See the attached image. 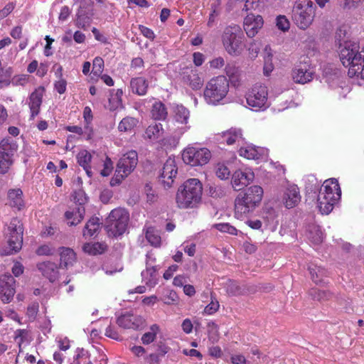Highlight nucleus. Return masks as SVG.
Here are the masks:
<instances>
[{"label":"nucleus","mask_w":364,"mask_h":364,"mask_svg":"<svg viewBox=\"0 0 364 364\" xmlns=\"http://www.w3.org/2000/svg\"><path fill=\"white\" fill-rule=\"evenodd\" d=\"M348 24H341L337 29L335 38L340 47V59L348 68L350 77L364 80V50H360L358 42L350 41Z\"/></svg>","instance_id":"nucleus-1"},{"label":"nucleus","mask_w":364,"mask_h":364,"mask_svg":"<svg viewBox=\"0 0 364 364\" xmlns=\"http://www.w3.org/2000/svg\"><path fill=\"white\" fill-rule=\"evenodd\" d=\"M101 227V222L100 218L93 217L90 218L86 223L83 229V236L87 238L93 236L97 233Z\"/></svg>","instance_id":"nucleus-32"},{"label":"nucleus","mask_w":364,"mask_h":364,"mask_svg":"<svg viewBox=\"0 0 364 364\" xmlns=\"http://www.w3.org/2000/svg\"><path fill=\"white\" fill-rule=\"evenodd\" d=\"M308 237L314 244L317 245L322 242L323 240V234L321 228L315 225L310 226Z\"/></svg>","instance_id":"nucleus-37"},{"label":"nucleus","mask_w":364,"mask_h":364,"mask_svg":"<svg viewBox=\"0 0 364 364\" xmlns=\"http://www.w3.org/2000/svg\"><path fill=\"white\" fill-rule=\"evenodd\" d=\"M62 68L60 66L58 67L57 70V74H59V80L55 82V89L59 94H63L66 90V81L62 78Z\"/></svg>","instance_id":"nucleus-47"},{"label":"nucleus","mask_w":364,"mask_h":364,"mask_svg":"<svg viewBox=\"0 0 364 364\" xmlns=\"http://www.w3.org/2000/svg\"><path fill=\"white\" fill-rule=\"evenodd\" d=\"M129 220V213L124 208H115L106 220V230L109 235L117 237L123 235Z\"/></svg>","instance_id":"nucleus-8"},{"label":"nucleus","mask_w":364,"mask_h":364,"mask_svg":"<svg viewBox=\"0 0 364 364\" xmlns=\"http://www.w3.org/2000/svg\"><path fill=\"white\" fill-rule=\"evenodd\" d=\"M183 250L184 252L191 257H193L196 253V245L191 243L190 245L183 243Z\"/></svg>","instance_id":"nucleus-64"},{"label":"nucleus","mask_w":364,"mask_h":364,"mask_svg":"<svg viewBox=\"0 0 364 364\" xmlns=\"http://www.w3.org/2000/svg\"><path fill=\"white\" fill-rule=\"evenodd\" d=\"M246 101L252 110L261 111L266 109L269 105L267 87L260 84H256L247 92Z\"/></svg>","instance_id":"nucleus-9"},{"label":"nucleus","mask_w":364,"mask_h":364,"mask_svg":"<svg viewBox=\"0 0 364 364\" xmlns=\"http://www.w3.org/2000/svg\"><path fill=\"white\" fill-rule=\"evenodd\" d=\"M18 150V144L11 137L3 139L0 141V173H9L14 162V155Z\"/></svg>","instance_id":"nucleus-10"},{"label":"nucleus","mask_w":364,"mask_h":364,"mask_svg":"<svg viewBox=\"0 0 364 364\" xmlns=\"http://www.w3.org/2000/svg\"><path fill=\"white\" fill-rule=\"evenodd\" d=\"M183 80L185 83L196 90L200 89L203 84V80L199 76L197 70L195 69H191L184 73Z\"/></svg>","instance_id":"nucleus-27"},{"label":"nucleus","mask_w":364,"mask_h":364,"mask_svg":"<svg viewBox=\"0 0 364 364\" xmlns=\"http://www.w3.org/2000/svg\"><path fill=\"white\" fill-rule=\"evenodd\" d=\"M203 185L198 178H189L178 188L176 195L177 207L181 209L194 208L201 202Z\"/></svg>","instance_id":"nucleus-2"},{"label":"nucleus","mask_w":364,"mask_h":364,"mask_svg":"<svg viewBox=\"0 0 364 364\" xmlns=\"http://www.w3.org/2000/svg\"><path fill=\"white\" fill-rule=\"evenodd\" d=\"M215 174L219 178L225 180L229 178L230 171L225 164H218L215 167Z\"/></svg>","instance_id":"nucleus-46"},{"label":"nucleus","mask_w":364,"mask_h":364,"mask_svg":"<svg viewBox=\"0 0 364 364\" xmlns=\"http://www.w3.org/2000/svg\"><path fill=\"white\" fill-rule=\"evenodd\" d=\"M142 281L149 287H154L158 282L156 268L155 267H146V270L141 272Z\"/></svg>","instance_id":"nucleus-33"},{"label":"nucleus","mask_w":364,"mask_h":364,"mask_svg":"<svg viewBox=\"0 0 364 364\" xmlns=\"http://www.w3.org/2000/svg\"><path fill=\"white\" fill-rule=\"evenodd\" d=\"M225 72L229 78L228 82H230L233 86L236 87L240 84L242 79V71L235 62L227 63L225 67Z\"/></svg>","instance_id":"nucleus-25"},{"label":"nucleus","mask_w":364,"mask_h":364,"mask_svg":"<svg viewBox=\"0 0 364 364\" xmlns=\"http://www.w3.org/2000/svg\"><path fill=\"white\" fill-rule=\"evenodd\" d=\"M77 159L79 165L82 167H84L90 165L92 156L91 154L87 150H82L80 151L77 155Z\"/></svg>","instance_id":"nucleus-44"},{"label":"nucleus","mask_w":364,"mask_h":364,"mask_svg":"<svg viewBox=\"0 0 364 364\" xmlns=\"http://www.w3.org/2000/svg\"><path fill=\"white\" fill-rule=\"evenodd\" d=\"M70 14V10L68 6H63L60 9V12L59 14V20L62 21H67L69 16Z\"/></svg>","instance_id":"nucleus-60"},{"label":"nucleus","mask_w":364,"mask_h":364,"mask_svg":"<svg viewBox=\"0 0 364 364\" xmlns=\"http://www.w3.org/2000/svg\"><path fill=\"white\" fill-rule=\"evenodd\" d=\"M8 198L11 206L20 210L24 206L23 192L20 188L11 189L8 192Z\"/></svg>","instance_id":"nucleus-31"},{"label":"nucleus","mask_w":364,"mask_h":364,"mask_svg":"<svg viewBox=\"0 0 364 364\" xmlns=\"http://www.w3.org/2000/svg\"><path fill=\"white\" fill-rule=\"evenodd\" d=\"M259 5V0H245L244 9L247 15L243 23H263V18L254 12Z\"/></svg>","instance_id":"nucleus-20"},{"label":"nucleus","mask_w":364,"mask_h":364,"mask_svg":"<svg viewBox=\"0 0 364 364\" xmlns=\"http://www.w3.org/2000/svg\"><path fill=\"white\" fill-rule=\"evenodd\" d=\"M309 296L314 300L323 301L328 300L331 297V294L327 291L314 288L310 290Z\"/></svg>","instance_id":"nucleus-39"},{"label":"nucleus","mask_w":364,"mask_h":364,"mask_svg":"<svg viewBox=\"0 0 364 364\" xmlns=\"http://www.w3.org/2000/svg\"><path fill=\"white\" fill-rule=\"evenodd\" d=\"M130 87L133 93L143 96L147 92L149 83L144 77H136L131 79Z\"/></svg>","instance_id":"nucleus-29"},{"label":"nucleus","mask_w":364,"mask_h":364,"mask_svg":"<svg viewBox=\"0 0 364 364\" xmlns=\"http://www.w3.org/2000/svg\"><path fill=\"white\" fill-rule=\"evenodd\" d=\"M263 188L259 186H252L240 193L235 199V215L242 220L259 205L263 197Z\"/></svg>","instance_id":"nucleus-3"},{"label":"nucleus","mask_w":364,"mask_h":364,"mask_svg":"<svg viewBox=\"0 0 364 364\" xmlns=\"http://www.w3.org/2000/svg\"><path fill=\"white\" fill-rule=\"evenodd\" d=\"M146 238L153 246L159 247L161 244V237L151 227L147 228L146 232Z\"/></svg>","instance_id":"nucleus-42"},{"label":"nucleus","mask_w":364,"mask_h":364,"mask_svg":"<svg viewBox=\"0 0 364 364\" xmlns=\"http://www.w3.org/2000/svg\"><path fill=\"white\" fill-rule=\"evenodd\" d=\"M225 288L226 289V292L230 296H237L242 293V288L236 282L232 280H228L225 283Z\"/></svg>","instance_id":"nucleus-43"},{"label":"nucleus","mask_w":364,"mask_h":364,"mask_svg":"<svg viewBox=\"0 0 364 364\" xmlns=\"http://www.w3.org/2000/svg\"><path fill=\"white\" fill-rule=\"evenodd\" d=\"M283 203L286 208H292L301 201L299 188L296 185H290L284 192Z\"/></svg>","instance_id":"nucleus-21"},{"label":"nucleus","mask_w":364,"mask_h":364,"mask_svg":"<svg viewBox=\"0 0 364 364\" xmlns=\"http://www.w3.org/2000/svg\"><path fill=\"white\" fill-rule=\"evenodd\" d=\"M8 243L6 255L18 252L23 243V227L21 222L17 218H13L9 223L5 232Z\"/></svg>","instance_id":"nucleus-11"},{"label":"nucleus","mask_w":364,"mask_h":364,"mask_svg":"<svg viewBox=\"0 0 364 364\" xmlns=\"http://www.w3.org/2000/svg\"><path fill=\"white\" fill-rule=\"evenodd\" d=\"M137 120L134 117H127L121 120L118 129L119 132H130L136 125Z\"/></svg>","instance_id":"nucleus-38"},{"label":"nucleus","mask_w":364,"mask_h":364,"mask_svg":"<svg viewBox=\"0 0 364 364\" xmlns=\"http://www.w3.org/2000/svg\"><path fill=\"white\" fill-rule=\"evenodd\" d=\"M106 245L100 242L86 243L82 249L85 252L90 255H97L103 253L106 250Z\"/></svg>","instance_id":"nucleus-36"},{"label":"nucleus","mask_w":364,"mask_h":364,"mask_svg":"<svg viewBox=\"0 0 364 364\" xmlns=\"http://www.w3.org/2000/svg\"><path fill=\"white\" fill-rule=\"evenodd\" d=\"M122 90L118 89L115 91V93L112 95L109 98V102L113 103L116 107L119 106L122 104Z\"/></svg>","instance_id":"nucleus-54"},{"label":"nucleus","mask_w":364,"mask_h":364,"mask_svg":"<svg viewBox=\"0 0 364 364\" xmlns=\"http://www.w3.org/2000/svg\"><path fill=\"white\" fill-rule=\"evenodd\" d=\"M193 63L196 66H200L204 60H205V56L203 53L200 52H196L193 54Z\"/></svg>","instance_id":"nucleus-61"},{"label":"nucleus","mask_w":364,"mask_h":364,"mask_svg":"<svg viewBox=\"0 0 364 364\" xmlns=\"http://www.w3.org/2000/svg\"><path fill=\"white\" fill-rule=\"evenodd\" d=\"M104 168L101 171V175L103 176H107L109 175L112 169L111 160L107 159L104 164Z\"/></svg>","instance_id":"nucleus-63"},{"label":"nucleus","mask_w":364,"mask_h":364,"mask_svg":"<svg viewBox=\"0 0 364 364\" xmlns=\"http://www.w3.org/2000/svg\"><path fill=\"white\" fill-rule=\"evenodd\" d=\"M137 163L138 154L136 151L131 150L124 154L117 163L114 176L110 181V185L112 186L119 185L134 170Z\"/></svg>","instance_id":"nucleus-7"},{"label":"nucleus","mask_w":364,"mask_h":364,"mask_svg":"<svg viewBox=\"0 0 364 364\" xmlns=\"http://www.w3.org/2000/svg\"><path fill=\"white\" fill-rule=\"evenodd\" d=\"M173 117L176 122L186 125L190 117L189 110L181 105H177L173 109ZM189 126H185L179 129V134L182 135L189 129Z\"/></svg>","instance_id":"nucleus-24"},{"label":"nucleus","mask_w":364,"mask_h":364,"mask_svg":"<svg viewBox=\"0 0 364 364\" xmlns=\"http://www.w3.org/2000/svg\"><path fill=\"white\" fill-rule=\"evenodd\" d=\"M139 29L145 37L149 39H154V33L151 29L141 24L139 25Z\"/></svg>","instance_id":"nucleus-62"},{"label":"nucleus","mask_w":364,"mask_h":364,"mask_svg":"<svg viewBox=\"0 0 364 364\" xmlns=\"http://www.w3.org/2000/svg\"><path fill=\"white\" fill-rule=\"evenodd\" d=\"M341 191L335 178L326 180L321 186L317 197L318 208L322 214H329L340 200Z\"/></svg>","instance_id":"nucleus-4"},{"label":"nucleus","mask_w":364,"mask_h":364,"mask_svg":"<svg viewBox=\"0 0 364 364\" xmlns=\"http://www.w3.org/2000/svg\"><path fill=\"white\" fill-rule=\"evenodd\" d=\"M159 330L156 324H154L150 327V331L145 333L141 337V341L144 344L147 345L152 343L156 337V334Z\"/></svg>","instance_id":"nucleus-40"},{"label":"nucleus","mask_w":364,"mask_h":364,"mask_svg":"<svg viewBox=\"0 0 364 364\" xmlns=\"http://www.w3.org/2000/svg\"><path fill=\"white\" fill-rule=\"evenodd\" d=\"M60 260L61 267L68 268L75 262L76 255L72 249L62 247L60 248Z\"/></svg>","instance_id":"nucleus-30"},{"label":"nucleus","mask_w":364,"mask_h":364,"mask_svg":"<svg viewBox=\"0 0 364 364\" xmlns=\"http://www.w3.org/2000/svg\"><path fill=\"white\" fill-rule=\"evenodd\" d=\"M220 304L215 296L211 294L210 302L205 307L204 312L206 314L212 315L215 313L219 309Z\"/></svg>","instance_id":"nucleus-49"},{"label":"nucleus","mask_w":364,"mask_h":364,"mask_svg":"<svg viewBox=\"0 0 364 364\" xmlns=\"http://www.w3.org/2000/svg\"><path fill=\"white\" fill-rule=\"evenodd\" d=\"M177 174V167L175 160L168 158L164 164L160 178L165 186L169 188L171 186L173 178Z\"/></svg>","instance_id":"nucleus-18"},{"label":"nucleus","mask_w":364,"mask_h":364,"mask_svg":"<svg viewBox=\"0 0 364 364\" xmlns=\"http://www.w3.org/2000/svg\"><path fill=\"white\" fill-rule=\"evenodd\" d=\"M144 318L141 316L134 315L130 313H125L119 316L117 319V323L121 328L125 329H138L143 326Z\"/></svg>","instance_id":"nucleus-17"},{"label":"nucleus","mask_w":364,"mask_h":364,"mask_svg":"<svg viewBox=\"0 0 364 364\" xmlns=\"http://www.w3.org/2000/svg\"><path fill=\"white\" fill-rule=\"evenodd\" d=\"M213 227L223 232H228L232 235H237V230L235 227L230 225L229 223H217L215 224Z\"/></svg>","instance_id":"nucleus-48"},{"label":"nucleus","mask_w":364,"mask_h":364,"mask_svg":"<svg viewBox=\"0 0 364 364\" xmlns=\"http://www.w3.org/2000/svg\"><path fill=\"white\" fill-rule=\"evenodd\" d=\"M227 53L232 56L240 55L245 48L242 33L237 26H228L222 37Z\"/></svg>","instance_id":"nucleus-6"},{"label":"nucleus","mask_w":364,"mask_h":364,"mask_svg":"<svg viewBox=\"0 0 364 364\" xmlns=\"http://www.w3.org/2000/svg\"><path fill=\"white\" fill-rule=\"evenodd\" d=\"M85 213V208L82 205H77L75 208L67 210L65 217L70 225H76L82 221Z\"/></svg>","instance_id":"nucleus-28"},{"label":"nucleus","mask_w":364,"mask_h":364,"mask_svg":"<svg viewBox=\"0 0 364 364\" xmlns=\"http://www.w3.org/2000/svg\"><path fill=\"white\" fill-rule=\"evenodd\" d=\"M104 68V60L100 57H96L93 60L92 72L95 75H100Z\"/></svg>","instance_id":"nucleus-52"},{"label":"nucleus","mask_w":364,"mask_h":364,"mask_svg":"<svg viewBox=\"0 0 364 364\" xmlns=\"http://www.w3.org/2000/svg\"><path fill=\"white\" fill-rule=\"evenodd\" d=\"M254 178L255 173L251 168L237 170L232 176V186L235 191H240L252 182Z\"/></svg>","instance_id":"nucleus-16"},{"label":"nucleus","mask_w":364,"mask_h":364,"mask_svg":"<svg viewBox=\"0 0 364 364\" xmlns=\"http://www.w3.org/2000/svg\"><path fill=\"white\" fill-rule=\"evenodd\" d=\"M151 116L154 119L164 120L167 117V109L161 101H155L152 105Z\"/></svg>","instance_id":"nucleus-34"},{"label":"nucleus","mask_w":364,"mask_h":364,"mask_svg":"<svg viewBox=\"0 0 364 364\" xmlns=\"http://www.w3.org/2000/svg\"><path fill=\"white\" fill-rule=\"evenodd\" d=\"M210 65L212 68L220 69L225 65L224 58L222 57L215 58L210 62Z\"/></svg>","instance_id":"nucleus-58"},{"label":"nucleus","mask_w":364,"mask_h":364,"mask_svg":"<svg viewBox=\"0 0 364 364\" xmlns=\"http://www.w3.org/2000/svg\"><path fill=\"white\" fill-rule=\"evenodd\" d=\"M259 24H243V28L246 32L247 35L250 38L254 37L258 32L261 26H258Z\"/></svg>","instance_id":"nucleus-53"},{"label":"nucleus","mask_w":364,"mask_h":364,"mask_svg":"<svg viewBox=\"0 0 364 364\" xmlns=\"http://www.w3.org/2000/svg\"><path fill=\"white\" fill-rule=\"evenodd\" d=\"M315 70L309 60L297 64L291 70V78L295 83L304 85L311 82L314 77Z\"/></svg>","instance_id":"nucleus-14"},{"label":"nucleus","mask_w":364,"mask_h":364,"mask_svg":"<svg viewBox=\"0 0 364 364\" xmlns=\"http://www.w3.org/2000/svg\"><path fill=\"white\" fill-rule=\"evenodd\" d=\"M240 146L241 147L239 149L240 156L247 159L259 160L264 159L267 156L268 151L263 147L255 146L252 144L245 146Z\"/></svg>","instance_id":"nucleus-19"},{"label":"nucleus","mask_w":364,"mask_h":364,"mask_svg":"<svg viewBox=\"0 0 364 364\" xmlns=\"http://www.w3.org/2000/svg\"><path fill=\"white\" fill-rule=\"evenodd\" d=\"M244 138L242 137V130L237 128H231L222 134V141L228 145L237 144V146L244 144Z\"/></svg>","instance_id":"nucleus-26"},{"label":"nucleus","mask_w":364,"mask_h":364,"mask_svg":"<svg viewBox=\"0 0 364 364\" xmlns=\"http://www.w3.org/2000/svg\"><path fill=\"white\" fill-rule=\"evenodd\" d=\"M16 280L11 274H4L0 278V299L4 304L10 303L16 293Z\"/></svg>","instance_id":"nucleus-15"},{"label":"nucleus","mask_w":364,"mask_h":364,"mask_svg":"<svg viewBox=\"0 0 364 364\" xmlns=\"http://www.w3.org/2000/svg\"><path fill=\"white\" fill-rule=\"evenodd\" d=\"M38 255H51L54 252V249L48 245H43L40 246L36 251Z\"/></svg>","instance_id":"nucleus-55"},{"label":"nucleus","mask_w":364,"mask_h":364,"mask_svg":"<svg viewBox=\"0 0 364 364\" xmlns=\"http://www.w3.org/2000/svg\"><path fill=\"white\" fill-rule=\"evenodd\" d=\"M161 300L164 304L171 305L178 301V297L176 291L169 290L167 291L166 294L164 295V296L161 298Z\"/></svg>","instance_id":"nucleus-51"},{"label":"nucleus","mask_w":364,"mask_h":364,"mask_svg":"<svg viewBox=\"0 0 364 364\" xmlns=\"http://www.w3.org/2000/svg\"><path fill=\"white\" fill-rule=\"evenodd\" d=\"M37 268L42 275L50 282H54L59 276L57 264L51 262H43L38 264Z\"/></svg>","instance_id":"nucleus-23"},{"label":"nucleus","mask_w":364,"mask_h":364,"mask_svg":"<svg viewBox=\"0 0 364 364\" xmlns=\"http://www.w3.org/2000/svg\"><path fill=\"white\" fill-rule=\"evenodd\" d=\"M209 194L213 198H221L224 196V191L219 186L210 187Z\"/></svg>","instance_id":"nucleus-57"},{"label":"nucleus","mask_w":364,"mask_h":364,"mask_svg":"<svg viewBox=\"0 0 364 364\" xmlns=\"http://www.w3.org/2000/svg\"><path fill=\"white\" fill-rule=\"evenodd\" d=\"M45 90L43 87L36 88L31 95L28 99V106L31 110V117L33 119L40 112L43 97Z\"/></svg>","instance_id":"nucleus-22"},{"label":"nucleus","mask_w":364,"mask_h":364,"mask_svg":"<svg viewBox=\"0 0 364 364\" xmlns=\"http://www.w3.org/2000/svg\"><path fill=\"white\" fill-rule=\"evenodd\" d=\"M229 82L224 75H219L210 80L204 90V98L209 105H218L228 95Z\"/></svg>","instance_id":"nucleus-5"},{"label":"nucleus","mask_w":364,"mask_h":364,"mask_svg":"<svg viewBox=\"0 0 364 364\" xmlns=\"http://www.w3.org/2000/svg\"><path fill=\"white\" fill-rule=\"evenodd\" d=\"M14 9V4L13 3H9L5 7L0 10V21L7 16Z\"/></svg>","instance_id":"nucleus-59"},{"label":"nucleus","mask_w":364,"mask_h":364,"mask_svg":"<svg viewBox=\"0 0 364 364\" xmlns=\"http://www.w3.org/2000/svg\"><path fill=\"white\" fill-rule=\"evenodd\" d=\"M315 9L311 0H296L292 9V20L296 23H312Z\"/></svg>","instance_id":"nucleus-12"},{"label":"nucleus","mask_w":364,"mask_h":364,"mask_svg":"<svg viewBox=\"0 0 364 364\" xmlns=\"http://www.w3.org/2000/svg\"><path fill=\"white\" fill-rule=\"evenodd\" d=\"M309 273L311 276L312 280L316 283L318 284L321 282L320 277H322L326 274V270L321 267L316 265H311L309 267Z\"/></svg>","instance_id":"nucleus-41"},{"label":"nucleus","mask_w":364,"mask_h":364,"mask_svg":"<svg viewBox=\"0 0 364 364\" xmlns=\"http://www.w3.org/2000/svg\"><path fill=\"white\" fill-rule=\"evenodd\" d=\"M164 133L163 126L161 123L155 122L149 125L145 132L146 136L152 140H156L162 136Z\"/></svg>","instance_id":"nucleus-35"},{"label":"nucleus","mask_w":364,"mask_h":364,"mask_svg":"<svg viewBox=\"0 0 364 364\" xmlns=\"http://www.w3.org/2000/svg\"><path fill=\"white\" fill-rule=\"evenodd\" d=\"M39 311V304L35 301L28 305L26 310V316L29 321H34Z\"/></svg>","instance_id":"nucleus-45"},{"label":"nucleus","mask_w":364,"mask_h":364,"mask_svg":"<svg viewBox=\"0 0 364 364\" xmlns=\"http://www.w3.org/2000/svg\"><path fill=\"white\" fill-rule=\"evenodd\" d=\"M261 49V45L259 43L252 42L250 43L247 51H248V57L251 60H255Z\"/></svg>","instance_id":"nucleus-50"},{"label":"nucleus","mask_w":364,"mask_h":364,"mask_svg":"<svg viewBox=\"0 0 364 364\" xmlns=\"http://www.w3.org/2000/svg\"><path fill=\"white\" fill-rule=\"evenodd\" d=\"M182 158L186 164L191 166H203L210 159L211 153L206 148L190 146L184 149Z\"/></svg>","instance_id":"nucleus-13"},{"label":"nucleus","mask_w":364,"mask_h":364,"mask_svg":"<svg viewBox=\"0 0 364 364\" xmlns=\"http://www.w3.org/2000/svg\"><path fill=\"white\" fill-rule=\"evenodd\" d=\"M273 53L269 46H266L263 50L264 63H272Z\"/></svg>","instance_id":"nucleus-56"}]
</instances>
